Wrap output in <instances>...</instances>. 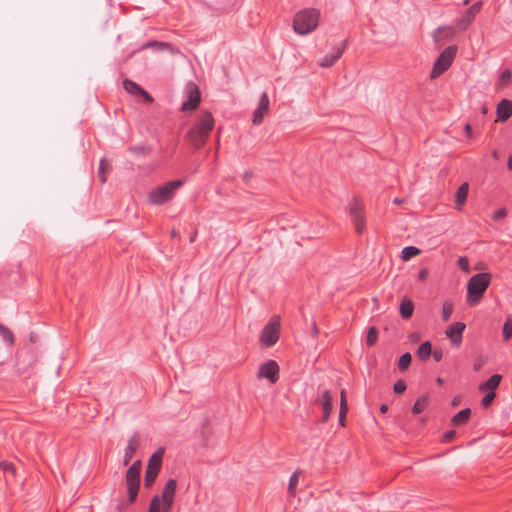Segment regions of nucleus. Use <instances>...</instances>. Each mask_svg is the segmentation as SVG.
Segmentation results:
<instances>
[{
    "label": "nucleus",
    "mask_w": 512,
    "mask_h": 512,
    "mask_svg": "<svg viewBox=\"0 0 512 512\" xmlns=\"http://www.w3.org/2000/svg\"><path fill=\"white\" fill-rule=\"evenodd\" d=\"M214 128V118L209 111L202 112L187 133V138L195 148L205 145L208 136Z\"/></svg>",
    "instance_id": "nucleus-1"
},
{
    "label": "nucleus",
    "mask_w": 512,
    "mask_h": 512,
    "mask_svg": "<svg viewBox=\"0 0 512 512\" xmlns=\"http://www.w3.org/2000/svg\"><path fill=\"white\" fill-rule=\"evenodd\" d=\"M320 20V11L315 8H306L294 16L293 29L299 35H307L313 32Z\"/></svg>",
    "instance_id": "nucleus-2"
},
{
    "label": "nucleus",
    "mask_w": 512,
    "mask_h": 512,
    "mask_svg": "<svg viewBox=\"0 0 512 512\" xmlns=\"http://www.w3.org/2000/svg\"><path fill=\"white\" fill-rule=\"evenodd\" d=\"M491 275L482 272L473 275L467 283L466 300L470 305L477 304L484 296L487 288L491 283Z\"/></svg>",
    "instance_id": "nucleus-3"
},
{
    "label": "nucleus",
    "mask_w": 512,
    "mask_h": 512,
    "mask_svg": "<svg viewBox=\"0 0 512 512\" xmlns=\"http://www.w3.org/2000/svg\"><path fill=\"white\" fill-rule=\"evenodd\" d=\"M183 185L182 180H173L152 189L149 193V200L154 205H162L170 201L176 191Z\"/></svg>",
    "instance_id": "nucleus-4"
},
{
    "label": "nucleus",
    "mask_w": 512,
    "mask_h": 512,
    "mask_svg": "<svg viewBox=\"0 0 512 512\" xmlns=\"http://www.w3.org/2000/svg\"><path fill=\"white\" fill-rule=\"evenodd\" d=\"M457 50L458 48L456 45H450L440 53V55L437 57L433 65L430 74L431 79L439 77L441 74H443L445 71L449 69L456 56Z\"/></svg>",
    "instance_id": "nucleus-5"
},
{
    "label": "nucleus",
    "mask_w": 512,
    "mask_h": 512,
    "mask_svg": "<svg viewBox=\"0 0 512 512\" xmlns=\"http://www.w3.org/2000/svg\"><path fill=\"white\" fill-rule=\"evenodd\" d=\"M141 462L135 461L128 469L125 475V481L128 491V500L133 503L136 500L140 486Z\"/></svg>",
    "instance_id": "nucleus-6"
},
{
    "label": "nucleus",
    "mask_w": 512,
    "mask_h": 512,
    "mask_svg": "<svg viewBox=\"0 0 512 512\" xmlns=\"http://www.w3.org/2000/svg\"><path fill=\"white\" fill-rule=\"evenodd\" d=\"M163 454L164 450L160 448L149 458L144 477L145 487H150L156 480L161 468Z\"/></svg>",
    "instance_id": "nucleus-7"
},
{
    "label": "nucleus",
    "mask_w": 512,
    "mask_h": 512,
    "mask_svg": "<svg viewBox=\"0 0 512 512\" xmlns=\"http://www.w3.org/2000/svg\"><path fill=\"white\" fill-rule=\"evenodd\" d=\"M279 336L280 322H268L260 333V345L265 348L272 347L279 340Z\"/></svg>",
    "instance_id": "nucleus-8"
},
{
    "label": "nucleus",
    "mask_w": 512,
    "mask_h": 512,
    "mask_svg": "<svg viewBox=\"0 0 512 512\" xmlns=\"http://www.w3.org/2000/svg\"><path fill=\"white\" fill-rule=\"evenodd\" d=\"M177 489V481L169 479L161 492L160 512H171Z\"/></svg>",
    "instance_id": "nucleus-9"
},
{
    "label": "nucleus",
    "mask_w": 512,
    "mask_h": 512,
    "mask_svg": "<svg viewBox=\"0 0 512 512\" xmlns=\"http://www.w3.org/2000/svg\"><path fill=\"white\" fill-rule=\"evenodd\" d=\"M186 100L181 105L182 111H194L200 103L201 94L194 82H188L185 86Z\"/></svg>",
    "instance_id": "nucleus-10"
},
{
    "label": "nucleus",
    "mask_w": 512,
    "mask_h": 512,
    "mask_svg": "<svg viewBox=\"0 0 512 512\" xmlns=\"http://www.w3.org/2000/svg\"><path fill=\"white\" fill-rule=\"evenodd\" d=\"M363 208V202L357 198H354L349 204V213L358 233H362L365 229Z\"/></svg>",
    "instance_id": "nucleus-11"
},
{
    "label": "nucleus",
    "mask_w": 512,
    "mask_h": 512,
    "mask_svg": "<svg viewBox=\"0 0 512 512\" xmlns=\"http://www.w3.org/2000/svg\"><path fill=\"white\" fill-rule=\"evenodd\" d=\"M258 378H266L271 383H276L279 379V366L276 361L268 360L263 363L258 370Z\"/></svg>",
    "instance_id": "nucleus-12"
},
{
    "label": "nucleus",
    "mask_w": 512,
    "mask_h": 512,
    "mask_svg": "<svg viewBox=\"0 0 512 512\" xmlns=\"http://www.w3.org/2000/svg\"><path fill=\"white\" fill-rule=\"evenodd\" d=\"M466 328L465 322H453L445 331L447 338L455 347H460L462 343V334Z\"/></svg>",
    "instance_id": "nucleus-13"
},
{
    "label": "nucleus",
    "mask_w": 512,
    "mask_h": 512,
    "mask_svg": "<svg viewBox=\"0 0 512 512\" xmlns=\"http://www.w3.org/2000/svg\"><path fill=\"white\" fill-rule=\"evenodd\" d=\"M269 97L266 92L262 93L259 100V105L254 111L252 122L254 125H260L263 122L264 116L269 111Z\"/></svg>",
    "instance_id": "nucleus-14"
},
{
    "label": "nucleus",
    "mask_w": 512,
    "mask_h": 512,
    "mask_svg": "<svg viewBox=\"0 0 512 512\" xmlns=\"http://www.w3.org/2000/svg\"><path fill=\"white\" fill-rule=\"evenodd\" d=\"M345 45L342 44L338 47L333 48L332 52L325 55L319 62L318 65L323 68L331 67L343 54Z\"/></svg>",
    "instance_id": "nucleus-15"
},
{
    "label": "nucleus",
    "mask_w": 512,
    "mask_h": 512,
    "mask_svg": "<svg viewBox=\"0 0 512 512\" xmlns=\"http://www.w3.org/2000/svg\"><path fill=\"white\" fill-rule=\"evenodd\" d=\"M496 114V121L506 122L512 115V101L502 99L497 105Z\"/></svg>",
    "instance_id": "nucleus-16"
},
{
    "label": "nucleus",
    "mask_w": 512,
    "mask_h": 512,
    "mask_svg": "<svg viewBox=\"0 0 512 512\" xmlns=\"http://www.w3.org/2000/svg\"><path fill=\"white\" fill-rule=\"evenodd\" d=\"M483 3L481 1L475 2L462 16L459 20V26L462 29H466L468 25L473 21L474 17L482 8Z\"/></svg>",
    "instance_id": "nucleus-17"
},
{
    "label": "nucleus",
    "mask_w": 512,
    "mask_h": 512,
    "mask_svg": "<svg viewBox=\"0 0 512 512\" xmlns=\"http://www.w3.org/2000/svg\"><path fill=\"white\" fill-rule=\"evenodd\" d=\"M123 87L130 94L142 96L146 102L153 101V98L149 95V93H147L136 82H133L129 79H125L123 81Z\"/></svg>",
    "instance_id": "nucleus-18"
},
{
    "label": "nucleus",
    "mask_w": 512,
    "mask_h": 512,
    "mask_svg": "<svg viewBox=\"0 0 512 512\" xmlns=\"http://www.w3.org/2000/svg\"><path fill=\"white\" fill-rule=\"evenodd\" d=\"M139 442H140V437L137 433H134L129 438L128 444L125 448L124 459H123V464L125 466L128 465L130 463V461L132 460V458L138 448Z\"/></svg>",
    "instance_id": "nucleus-19"
},
{
    "label": "nucleus",
    "mask_w": 512,
    "mask_h": 512,
    "mask_svg": "<svg viewBox=\"0 0 512 512\" xmlns=\"http://www.w3.org/2000/svg\"><path fill=\"white\" fill-rule=\"evenodd\" d=\"M318 402L321 404L323 409L322 422H326L332 411V396L328 390H325Z\"/></svg>",
    "instance_id": "nucleus-20"
},
{
    "label": "nucleus",
    "mask_w": 512,
    "mask_h": 512,
    "mask_svg": "<svg viewBox=\"0 0 512 512\" xmlns=\"http://www.w3.org/2000/svg\"><path fill=\"white\" fill-rule=\"evenodd\" d=\"M501 380H502L501 375L494 374L488 380H486L484 383L479 385V390L481 392H485V391L495 392V390L500 385Z\"/></svg>",
    "instance_id": "nucleus-21"
},
{
    "label": "nucleus",
    "mask_w": 512,
    "mask_h": 512,
    "mask_svg": "<svg viewBox=\"0 0 512 512\" xmlns=\"http://www.w3.org/2000/svg\"><path fill=\"white\" fill-rule=\"evenodd\" d=\"M470 416H471V409L465 408V409L459 411L457 414H455L452 417V419H451L452 425H454V426L465 425L469 421Z\"/></svg>",
    "instance_id": "nucleus-22"
},
{
    "label": "nucleus",
    "mask_w": 512,
    "mask_h": 512,
    "mask_svg": "<svg viewBox=\"0 0 512 512\" xmlns=\"http://www.w3.org/2000/svg\"><path fill=\"white\" fill-rule=\"evenodd\" d=\"M468 191H469L468 183L467 182L462 183L456 192L455 202H456L457 206L461 207L465 203L467 196H468Z\"/></svg>",
    "instance_id": "nucleus-23"
},
{
    "label": "nucleus",
    "mask_w": 512,
    "mask_h": 512,
    "mask_svg": "<svg viewBox=\"0 0 512 512\" xmlns=\"http://www.w3.org/2000/svg\"><path fill=\"white\" fill-rule=\"evenodd\" d=\"M431 354H432V346L429 341L423 342L417 350V356L422 361H426L431 356Z\"/></svg>",
    "instance_id": "nucleus-24"
},
{
    "label": "nucleus",
    "mask_w": 512,
    "mask_h": 512,
    "mask_svg": "<svg viewBox=\"0 0 512 512\" xmlns=\"http://www.w3.org/2000/svg\"><path fill=\"white\" fill-rule=\"evenodd\" d=\"M0 337L5 342L6 345L12 346L14 344V334L13 332L6 326L0 323Z\"/></svg>",
    "instance_id": "nucleus-25"
},
{
    "label": "nucleus",
    "mask_w": 512,
    "mask_h": 512,
    "mask_svg": "<svg viewBox=\"0 0 512 512\" xmlns=\"http://www.w3.org/2000/svg\"><path fill=\"white\" fill-rule=\"evenodd\" d=\"M414 310L413 303L404 299L400 304V314L403 318L408 319L412 316Z\"/></svg>",
    "instance_id": "nucleus-26"
},
{
    "label": "nucleus",
    "mask_w": 512,
    "mask_h": 512,
    "mask_svg": "<svg viewBox=\"0 0 512 512\" xmlns=\"http://www.w3.org/2000/svg\"><path fill=\"white\" fill-rule=\"evenodd\" d=\"M341 401H340V411H339V424L344 426V420L348 411L347 401L345 396V391L342 390L340 393Z\"/></svg>",
    "instance_id": "nucleus-27"
},
{
    "label": "nucleus",
    "mask_w": 512,
    "mask_h": 512,
    "mask_svg": "<svg viewBox=\"0 0 512 512\" xmlns=\"http://www.w3.org/2000/svg\"><path fill=\"white\" fill-rule=\"evenodd\" d=\"M421 253L420 249L415 246H406L402 249L401 259L403 261H408L412 257H415Z\"/></svg>",
    "instance_id": "nucleus-28"
},
{
    "label": "nucleus",
    "mask_w": 512,
    "mask_h": 512,
    "mask_svg": "<svg viewBox=\"0 0 512 512\" xmlns=\"http://www.w3.org/2000/svg\"><path fill=\"white\" fill-rule=\"evenodd\" d=\"M378 339V332L375 327H370L368 329L367 335H366V344L367 346L371 347L373 346Z\"/></svg>",
    "instance_id": "nucleus-29"
},
{
    "label": "nucleus",
    "mask_w": 512,
    "mask_h": 512,
    "mask_svg": "<svg viewBox=\"0 0 512 512\" xmlns=\"http://www.w3.org/2000/svg\"><path fill=\"white\" fill-rule=\"evenodd\" d=\"M411 361H412V356H411V354H410V353H408V352L404 353V354L400 357V359H399V361H398V367H399V369H400V370H402V371L406 370V369L410 366Z\"/></svg>",
    "instance_id": "nucleus-30"
},
{
    "label": "nucleus",
    "mask_w": 512,
    "mask_h": 512,
    "mask_svg": "<svg viewBox=\"0 0 512 512\" xmlns=\"http://www.w3.org/2000/svg\"><path fill=\"white\" fill-rule=\"evenodd\" d=\"M426 406H427L426 398H419V399H417L416 402L414 403L413 407H412L413 414H420V413H422L426 409Z\"/></svg>",
    "instance_id": "nucleus-31"
},
{
    "label": "nucleus",
    "mask_w": 512,
    "mask_h": 512,
    "mask_svg": "<svg viewBox=\"0 0 512 512\" xmlns=\"http://www.w3.org/2000/svg\"><path fill=\"white\" fill-rule=\"evenodd\" d=\"M298 478H299V472L295 471L290 479H289V485H288V492L290 495L294 496L296 492V486L298 484Z\"/></svg>",
    "instance_id": "nucleus-32"
},
{
    "label": "nucleus",
    "mask_w": 512,
    "mask_h": 512,
    "mask_svg": "<svg viewBox=\"0 0 512 512\" xmlns=\"http://www.w3.org/2000/svg\"><path fill=\"white\" fill-rule=\"evenodd\" d=\"M151 47H157V48L163 50V49L170 47V44H168L166 42H160V41H149V42L143 44L141 49H147V48H151Z\"/></svg>",
    "instance_id": "nucleus-33"
},
{
    "label": "nucleus",
    "mask_w": 512,
    "mask_h": 512,
    "mask_svg": "<svg viewBox=\"0 0 512 512\" xmlns=\"http://www.w3.org/2000/svg\"><path fill=\"white\" fill-rule=\"evenodd\" d=\"M453 313V304L451 302H444L442 306L443 320H448Z\"/></svg>",
    "instance_id": "nucleus-34"
},
{
    "label": "nucleus",
    "mask_w": 512,
    "mask_h": 512,
    "mask_svg": "<svg viewBox=\"0 0 512 512\" xmlns=\"http://www.w3.org/2000/svg\"><path fill=\"white\" fill-rule=\"evenodd\" d=\"M457 265L464 273H470L469 260L466 256H461L457 261Z\"/></svg>",
    "instance_id": "nucleus-35"
},
{
    "label": "nucleus",
    "mask_w": 512,
    "mask_h": 512,
    "mask_svg": "<svg viewBox=\"0 0 512 512\" xmlns=\"http://www.w3.org/2000/svg\"><path fill=\"white\" fill-rule=\"evenodd\" d=\"M512 73L510 70H504L499 77V85L506 86L510 83Z\"/></svg>",
    "instance_id": "nucleus-36"
},
{
    "label": "nucleus",
    "mask_w": 512,
    "mask_h": 512,
    "mask_svg": "<svg viewBox=\"0 0 512 512\" xmlns=\"http://www.w3.org/2000/svg\"><path fill=\"white\" fill-rule=\"evenodd\" d=\"M148 512H160V497L158 495L152 497Z\"/></svg>",
    "instance_id": "nucleus-37"
},
{
    "label": "nucleus",
    "mask_w": 512,
    "mask_h": 512,
    "mask_svg": "<svg viewBox=\"0 0 512 512\" xmlns=\"http://www.w3.org/2000/svg\"><path fill=\"white\" fill-rule=\"evenodd\" d=\"M496 397V393L495 392H488L481 400V405L484 407V408H487L491 405V403L493 402V400L495 399Z\"/></svg>",
    "instance_id": "nucleus-38"
},
{
    "label": "nucleus",
    "mask_w": 512,
    "mask_h": 512,
    "mask_svg": "<svg viewBox=\"0 0 512 512\" xmlns=\"http://www.w3.org/2000/svg\"><path fill=\"white\" fill-rule=\"evenodd\" d=\"M503 337L505 340H509L512 337V322H504Z\"/></svg>",
    "instance_id": "nucleus-39"
},
{
    "label": "nucleus",
    "mask_w": 512,
    "mask_h": 512,
    "mask_svg": "<svg viewBox=\"0 0 512 512\" xmlns=\"http://www.w3.org/2000/svg\"><path fill=\"white\" fill-rule=\"evenodd\" d=\"M393 390L396 394H402L406 390V383L403 380H398L394 384Z\"/></svg>",
    "instance_id": "nucleus-40"
},
{
    "label": "nucleus",
    "mask_w": 512,
    "mask_h": 512,
    "mask_svg": "<svg viewBox=\"0 0 512 512\" xmlns=\"http://www.w3.org/2000/svg\"><path fill=\"white\" fill-rule=\"evenodd\" d=\"M129 150H130V152L135 153V154H149L150 153V149L147 148L146 146H142V145L131 147Z\"/></svg>",
    "instance_id": "nucleus-41"
},
{
    "label": "nucleus",
    "mask_w": 512,
    "mask_h": 512,
    "mask_svg": "<svg viewBox=\"0 0 512 512\" xmlns=\"http://www.w3.org/2000/svg\"><path fill=\"white\" fill-rule=\"evenodd\" d=\"M507 211L505 208L498 209L492 215L493 220L498 221L506 217Z\"/></svg>",
    "instance_id": "nucleus-42"
},
{
    "label": "nucleus",
    "mask_w": 512,
    "mask_h": 512,
    "mask_svg": "<svg viewBox=\"0 0 512 512\" xmlns=\"http://www.w3.org/2000/svg\"><path fill=\"white\" fill-rule=\"evenodd\" d=\"M431 356L436 362H440L443 358V351L441 349L432 350Z\"/></svg>",
    "instance_id": "nucleus-43"
},
{
    "label": "nucleus",
    "mask_w": 512,
    "mask_h": 512,
    "mask_svg": "<svg viewBox=\"0 0 512 512\" xmlns=\"http://www.w3.org/2000/svg\"><path fill=\"white\" fill-rule=\"evenodd\" d=\"M455 436H456V431L449 430V431L445 432V434H444V441L449 442L452 439H454Z\"/></svg>",
    "instance_id": "nucleus-44"
},
{
    "label": "nucleus",
    "mask_w": 512,
    "mask_h": 512,
    "mask_svg": "<svg viewBox=\"0 0 512 512\" xmlns=\"http://www.w3.org/2000/svg\"><path fill=\"white\" fill-rule=\"evenodd\" d=\"M428 277V270L426 268H423L420 270L419 274H418V279L420 281H425Z\"/></svg>",
    "instance_id": "nucleus-45"
},
{
    "label": "nucleus",
    "mask_w": 512,
    "mask_h": 512,
    "mask_svg": "<svg viewBox=\"0 0 512 512\" xmlns=\"http://www.w3.org/2000/svg\"><path fill=\"white\" fill-rule=\"evenodd\" d=\"M310 328H311L312 335L314 337H317V335H318V328H317L316 322H311Z\"/></svg>",
    "instance_id": "nucleus-46"
},
{
    "label": "nucleus",
    "mask_w": 512,
    "mask_h": 512,
    "mask_svg": "<svg viewBox=\"0 0 512 512\" xmlns=\"http://www.w3.org/2000/svg\"><path fill=\"white\" fill-rule=\"evenodd\" d=\"M104 168H105V160H104V159H101V160H100V163H99V171H98V173H99L100 175H102L103 173H105V172H104Z\"/></svg>",
    "instance_id": "nucleus-47"
},
{
    "label": "nucleus",
    "mask_w": 512,
    "mask_h": 512,
    "mask_svg": "<svg viewBox=\"0 0 512 512\" xmlns=\"http://www.w3.org/2000/svg\"><path fill=\"white\" fill-rule=\"evenodd\" d=\"M464 130H465V133L467 136H471L473 131H472V126L470 124H466L465 127H464Z\"/></svg>",
    "instance_id": "nucleus-48"
},
{
    "label": "nucleus",
    "mask_w": 512,
    "mask_h": 512,
    "mask_svg": "<svg viewBox=\"0 0 512 512\" xmlns=\"http://www.w3.org/2000/svg\"><path fill=\"white\" fill-rule=\"evenodd\" d=\"M481 367H482V363H481V362H478V363H475V364H474V370H475V371L480 370V369H481Z\"/></svg>",
    "instance_id": "nucleus-49"
},
{
    "label": "nucleus",
    "mask_w": 512,
    "mask_h": 512,
    "mask_svg": "<svg viewBox=\"0 0 512 512\" xmlns=\"http://www.w3.org/2000/svg\"><path fill=\"white\" fill-rule=\"evenodd\" d=\"M507 165H508V168H509L510 170H512V154H511V155L509 156V158H508V163H507Z\"/></svg>",
    "instance_id": "nucleus-50"
},
{
    "label": "nucleus",
    "mask_w": 512,
    "mask_h": 512,
    "mask_svg": "<svg viewBox=\"0 0 512 512\" xmlns=\"http://www.w3.org/2000/svg\"><path fill=\"white\" fill-rule=\"evenodd\" d=\"M481 112H482V114H484V115H485V114H487V112H488V107H487L486 105H483V106L481 107Z\"/></svg>",
    "instance_id": "nucleus-51"
},
{
    "label": "nucleus",
    "mask_w": 512,
    "mask_h": 512,
    "mask_svg": "<svg viewBox=\"0 0 512 512\" xmlns=\"http://www.w3.org/2000/svg\"><path fill=\"white\" fill-rule=\"evenodd\" d=\"M98 177H99V179H100V181H101L102 183H105V181H106L105 173H103L102 175H100V174L98 173Z\"/></svg>",
    "instance_id": "nucleus-52"
},
{
    "label": "nucleus",
    "mask_w": 512,
    "mask_h": 512,
    "mask_svg": "<svg viewBox=\"0 0 512 512\" xmlns=\"http://www.w3.org/2000/svg\"><path fill=\"white\" fill-rule=\"evenodd\" d=\"M418 337H419V336H418L417 334H412V335L410 336V338H411V340H412L413 342H414V341H417V340H418Z\"/></svg>",
    "instance_id": "nucleus-53"
},
{
    "label": "nucleus",
    "mask_w": 512,
    "mask_h": 512,
    "mask_svg": "<svg viewBox=\"0 0 512 512\" xmlns=\"http://www.w3.org/2000/svg\"><path fill=\"white\" fill-rule=\"evenodd\" d=\"M387 409H388V408H387V406H386V405H382V406L380 407V411H381L382 413H385V412L387 411Z\"/></svg>",
    "instance_id": "nucleus-54"
},
{
    "label": "nucleus",
    "mask_w": 512,
    "mask_h": 512,
    "mask_svg": "<svg viewBox=\"0 0 512 512\" xmlns=\"http://www.w3.org/2000/svg\"><path fill=\"white\" fill-rule=\"evenodd\" d=\"M402 202H403V201H402V200H400V199H398V198H395V199H394V203H396V204H401Z\"/></svg>",
    "instance_id": "nucleus-55"
},
{
    "label": "nucleus",
    "mask_w": 512,
    "mask_h": 512,
    "mask_svg": "<svg viewBox=\"0 0 512 512\" xmlns=\"http://www.w3.org/2000/svg\"><path fill=\"white\" fill-rule=\"evenodd\" d=\"M471 0H463V4L467 5Z\"/></svg>",
    "instance_id": "nucleus-56"
},
{
    "label": "nucleus",
    "mask_w": 512,
    "mask_h": 512,
    "mask_svg": "<svg viewBox=\"0 0 512 512\" xmlns=\"http://www.w3.org/2000/svg\"><path fill=\"white\" fill-rule=\"evenodd\" d=\"M195 237H196V235L191 236V238H190V242H193V241L195 240Z\"/></svg>",
    "instance_id": "nucleus-57"
},
{
    "label": "nucleus",
    "mask_w": 512,
    "mask_h": 512,
    "mask_svg": "<svg viewBox=\"0 0 512 512\" xmlns=\"http://www.w3.org/2000/svg\"><path fill=\"white\" fill-rule=\"evenodd\" d=\"M8 467L10 468V467H11V464H5L4 469H8Z\"/></svg>",
    "instance_id": "nucleus-58"
},
{
    "label": "nucleus",
    "mask_w": 512,
    "mask_h": 512,
    "mask_svg": "<svg viewBox=\"0 0 512 512\" xmlns=\"http://www.w3.org/2000/svg\"><path fill=\"white\" fill-rule=\"evenodd\" d=\"M437 382H438L439 384H441V383H442V379H441V378H438V379H437Z\"/></svg>",
    "instance_id": "nucleus-59"
},
{
    "label": "nucleus",
    "mask_w": 512,
    "mask_h": 512,
    "mask_svg": "<svg viewBox=\"0 0 512 512\" xmlns=\"http://www.w3.org/2000/svg\"><path fill=\"white\" fill-rule=\"evenodd\" d=\"M271 320L278 321V320H279V317L272 318Z\"/></svg>",
    "instance_id": "nucleus-60"
}]
</instances>
